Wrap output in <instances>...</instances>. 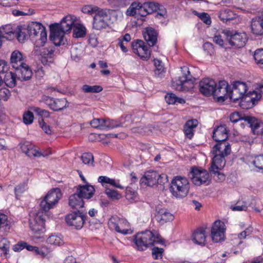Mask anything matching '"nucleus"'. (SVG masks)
Returning a JSON list of instances; mask_svg holds the SVG:
<instances>
[{
  "label": "nucleus",
  "instance_id": "1",
  "mask_svg": "<svg viewBox=\"0 0 263 263\" xmlns=\"http://www.w3.org/2000/svg\"><path fill=\"white\" fill-rule=\"evenodd\" d=\"M76 17L68 15L64 17L60 24H51L50 26V38L55 46L64 44V36L67 32L71 30L75 24Z\"/></svg>",
  "mask_w": 263,
  "mask_h": 263
},
{
  "label": "nucleus",
  "instance_id": "2",
  "mask_svg": "<svg viewBox=\"0 0 263 263\" xmlns=\"http://www.w3.org/2000/svg\"><path fill=\"white\" fill-rule=\"evenodd\" d=\"M134 242L139 250H145L155 243L162 242L160 236L155 231L146 230L138 233L135 237Z\"/></svg>",
  "mask_w": 263,
  "mask_h": 263
},
{
  "label": "nucleus",
  "instance_id": "3",
  "mask_svg": "<svg viewBox=\"0 0 263 263\" xmlns=\"http://www.w3.org/2000/svg\"><path fill=\"white\" fill-rule=\"evenodd\" d=\"M229 119L231 122L234 123L243 121L244 122L240 124L241 127L244 128L246 125H247L251 128L254 135H259L262 132V123L255 118L242 116L239 112L235 111L230 115Z\"/></svg>",
  "mask_w": 263,
  "mask_h": 263
},
{
  "label": "nucleus",
  "instance_id": "4",
  "mask_svg": "<svg viewBox=\"0 0 263 263\" xmlns=\"http://www.w3.org/2000/svg\"><path fill=\"white\" fill-rule=\"evenodd\" d=\"M189 189L190 183L185 177L177 176L171 181L170 191L176 198H182L186 196Z\"/></svg>",
  "mask_w": 263,
  "mask_h": 263
},
{
  "label": "nucleus",
  "instance_id": "5",
  "mask_svg": "<svg viewBox=\"0 0 263 263\" xmlns=\"http://www.w3.org/2000/svg\"><path fill=\"white\" fill-rule=\"evenodd\" d=\"M181 69L182 76L173 82L172 86L178 91L186 92L193 87L192 76L187 66L182 67Z\"/></svg>",
  "mask_w": 263,
  "mask_h": 263
},
{
  "label": "nucleus",
  "instance_id": "6",
  "mask_svg": "<svg viewBox=\"0 0 263 263\" xmlns=\"http://www.w3.org/2000/svg\"><path fill=\"white\" fill-rule=\"evenodd\" d=\"M62 197V193L59 188H54L49 191L40 202L42 211L47 212L53 208Z\"/></svg>",
  "mask_w": 263,
  "mask_h": 263
},
{
  "label": "nucleus",
  "instance_id": "7",
  "mask_svg": "<svg viewBox=\"0 0 263 263\" xmlns=\"http://www.w3.org/2000/svg\"><path fill=\"white\" fill-rule=\"evenodd\" d=\"M190 177L192 182L196 185H208L211 182L209 172L201 168H192L190 173Z\"/></svg>",
  "mask_w": 263,
  "mask_h": 263
},
{
  "label": "nucleus",
  "instance_id": "8",
  "mask_svg": "<svg viewBox=\"0 0 263 263\" xmlns=\"http://www.w3.org/2000/svg\"><path fill=\"white\" fill-rule=\"evenodd\" d=\"M108 224L111 229L115 230L118 233L124 235L132 233L129 222L126 219L119 218L117 216H112L109 219Z\"/></svg>",
  "mask_w": 263,
  "mask_h": 263
},
{
  "label": "nucleus",
  "instance_id": "9",
  "mask_svg": "<svg viewBox=\"0 0 263 263\" xmlns=\"http://www.w3.org/2000/svg\"><path fill=\"white\" fill-rule=\"evenodd\" d=\"M227 42L235 48H241L247 42V35L244 32H238L233 30H225L223 31Z\"/></svg>",
  "mask_w": 263,
  "mask_h": 263
},
{
  "label": "nucleus",
  "instance_id": "10",
  "mask_svg": "<svg viewBox=\"0 0 263 263\" xmlns=\"http://www.w3.org/2000/svg\"><path fill=\"white\" fill-rule=\"evenodd\" d=\"M109 11L106 9H99L93 16L92 24L93 28L98 30L106 28L108 26L110 16Z\"/></svg>",
  "mask_w": 263,
  "mask_h": 263
},
{
  "label": "nucleus",
  "instance_id": "11",
  "mask_svg": "<svg viewBox=\"0 0 263 263\" xmlns=\"http://www.w3.org/2000/svg\"><path fill=\"white\" fill-rule=\"evenodd\" d=\"M45 214L42 211H32L30 214L29 224L35 232L42 231L44 228Z\"/></svg>",
  "mask_w": 263,
  "mask_h": 263
},
{
  "label": "nucleus",
  "instance_id": "12",
  "mask_svg": "<svg viewBox=\"0 0 263 263\" xmlns=\"http://www.w3.org/2000/svg\"><path fill=\"white\" fill-rule=\"evenodd\" d=\"M30 34V37L34 38L40 34V41L45 44L47 41V32L45 27L40 23L31 22L27 25Z\"/></svg>",
  "mask_w": 263,
  "mask_h": 263
},
{
  "label": "nucleus",
  "instance_id": "13",
  "mask_svg": "<svg viewBox=\"0 0 263 263\" xmlns=\"http://www.w3.org/2000/svg\"><path fill=\"white\" fill-rule=\"evenodd\" d=\"M232 85V90L229 92V98L235 102L247 93L248 86L246 83L240 81L234 82Z\"/></svg>",
  "mask_w": 263,
  "mask_h": 263
},
{
  "label": "nucleus",
  "instance_id": "14",
  "mask_svg": "<svg viewBox=\"0 0 263 263\" xmlns=\"http://www.w3.org/2000/svg\"><path fill=\"white\" fill-rule=\"evenodd\" d=\"M261 95L255 91H250L241 98L239 99L240 107L243 109H248L253 107L261 98Z\"/></svg>",
  "mask_w": 263,
  "mask_h": 263
},
{
  "label": "nucleus",
  "instance_id": "15",
  "mask_svg": "<svg viewBox=\"0 0 263 263\" xmlns=\"http://www.w3.org/2000/svg\"><path fill=\"white\" fill-rule=\"evenodd\" d=\"M44 44L41 43L42 46H36L34 50V52L35 55L41 56V62L44 65H47L48 62H51L54 49L53 46L44 47Z\"/></svg>",
  "mask_w": 263,
  "mask_h": 263
},
{
  "label": "nucleus",
  "instance_id": "16",
  "mask_svg": "<svg viewBox=\"0 0 263 263\" xmlns=\"http://www.w3.org/2000/svg\"><path fill=\"white\" fill-rule=\"evenodd\" d=\"M65 220L68 226L77 230L82 229L85 221L84 215L79 211L68 214Z\"/></svg>",
  "mask_w": 263,
  "mask_h": 263
},
{
  "label": "nucleus",
  "instance_id": "17",
  "mask_svg": "<svg viewBox=\"0 0 263 263\" xmlns=\"http://www.w3.org/2000/svg\"><path fill=\"white\" fill-rule=\"evenodd\" d=\"M133 52L143 60H147L151 57V51L145 43L142 40H137L132 44Z\"/></svg>",
  "mask_w": 263,
  "mask_h": 263
},
{
  "label": "nucleus",
  "instance_id": "18",
  "mask_svg": "<svg viewBox=\"0 0 263 263\" xmlns=\"http://www.w3.org/2000/svg\"><path fill=\"white\" fill-rule=\"evenodd\" d=\"M200 92L205 97L214 94V80L209 78H204L199 82Z\"/></svg>",
  "mask_w": 263,
  "mask_h": 263
},
{
  "label": "nucleus",
  "instance_id": "19",
  "mask_svg": "<svg viewBox=\"0 0 263 263\" xmlns=\"http://www.w3.org/2000/svg\"><path fill=\"white\" fill-rule=\"evenodd\" d=\"M26 57L18 50H14L10 55V64L12 67L15 69L25 64Z\"/></svg>",
  "mask_w": 263,
  "mask_h": 263
},
{
  "label": "nucleus",
  "instance_id": "20",
  "mask_svg": "<svg viewBox=\"0 0 263 263\" xmlns=\"http://www.w3.org/2000/svg\"><path fill=\"white\" fill-rule=\"evenodd\" d=\"M160 177L159 174L156 171H147L141 178L140 182L142 184L153 186L157 183Z\"/></svg>",
  "mask_w": 263,
  "mask_h": 263
},
{
  "label": "nucleus",
  "instance_id": "21",
  "mask_svg": "<svg viewBox=\"0 0 263 263\" xmlns=\"http://www.w3.org/2000/svg\"><path fill=\"white\" fill-rule=\"evenodd\" d=\"M77 192L83 199H89L94 195L95 189L92 185L87 183L84 185H79L77 189Z\"/></svg>",
  "mask_w": 263,
  "mask_h": 263
},
{
  "label": "nucleus",
  "instance_id": "22",
  "mask_svg": "<svg viewBox=\"0 0 263 263\" xmlns=\"http://www.w3.org/2000/svg\"><path fill=\"white\" fill-rule=\"evenodd\" d=\"M231 152L230 145L226 141L217 142L215 145V155L226 157Z\"/></svg>",
  "mask_w": 263,
  "mask_h": 263
},
{
  "label": "nucleus",
  "instance_id": "23",
  "mask_svg": "<svg viewBox=\"0 0 263 263\" xmlns=\"http://www.w3.org/2000/svg\"><path fill=\"white\" fill-rule=\"evenodd\" d=\"M145 40L150 46L155 45L157 41L158 33L157 31L152 27H148L143 33Z\"/></svg>",
  "mask_w": 263,
  "mask_h": 263
},
{
  "label": "nucleus",
  "instance_id": "24",
  "mask_svg": "<svg viewBox=\"0 0 263 263\" xmlns=\"http://www.w3.org/2000/svg\"><path fill=\"white\" fill-rule=\"evenodd\" d=\"M155 7L154 2H146L143 4L139 2L138 17L145 16L153 12V8Z\"/></svg>",
  "mask_w": 263,
  "mask_h": 263
},
{
  "label": "nucleus",
  "instance_id": "25",
  "mask_svg": "<svg viewBox=\"0 0 263 263\" xmlns=\"http://www.w3.org/2000/svg\"><path fill=\"white\" fill-rule=\"evenodd\" d=\"M16 28L7 24L0 28V36L11 40L15 37Z\"/></svg>",
  "mask_w": 263,
  "mask_h": 263
},
{
  "label": "nucleus",
  "instance_id": "26",
  "mask_svg": "<svg viewBox=\"0 0 263 263\" xmlns=\"http://www.w3.org/2000/svg\"><path fill=\"white\" fill-rule=\"evenodd\" d=\"M17 71L18 78L21 80L26 81L29 80L32 76V72L30 68L26 63L21 66L18 68H15Z\"/></svg>",
  "mask_w": 263,
  "mask_h": 263
},
{
  "label": "nucleus",
  "instance_id": "27",
  "mask_svg": "<svg viewBox=\"0 0 263 263\" xmlns=\"http://www.w3.org/2000/svg\"><path fill=\"white\" fill-rule=\"evenodd\" d=\"M216 126V128H215V141H226L228 137L226 125L223 124Z\"/></svg>",
  "mask_w": 263,
  "mask_h": 263
},
{
  "label": "nucleus",
  "instance_id": "28",
  "mask_svg": "<svg viewBox=\"0 0 263 263\" xmlns=\"http://www.w3.org/2000/svg\"><path fill=\"white\" fill-rule=\"evenodd\" d=\"M15 35L20 42L22 43L25 42V40L30 37L27 26L24 25L17 26L16 28Z\"/></svg>",
  "mask_w": 263,
  "mask_h": 263
},
{
  "label": "nucleus",
  "instance_id": "29",
  "mask_svg": "<svg viewBox=\"0 0 263 263\" xmlns=\"http://www.w3.org/2000/svg\"><path fill=\"white\" fill-rule=\"evenodd\" d=\"M205 238V230L203 228H198L192 235L193 241L197 245H204Z\"/></svg>",
  "mask_w": 263,
  "mask_h": 263
},
{
  "label": "nucleus",
  "instance_id": "30",
  "mask_svg": "<svg viewBox=\"0 0 263 263\" xmlns=\"http://www.w3.org/2000/svg\"><path fill=\"white\" fill-rule=\"evenodd\" d=\"M156 217L157 220L161 224L172 221L174 218L173 215L166 209L160 210Z\"/></svg>",
  "mask_w": 263,
  "mask_h": 263
},
{
  "label": "nucleus",
  "instance_id": "31",
  "mask_svg": "<svg viewBox=\"0 0 263 263\" xmlns=\"http://www.w3.org/2000/svg\"><path fill=\"white\" fill-rule=\"evenodd\" d=\"M198 121L196 119H192L187 121L184 127V132L185 136L189 139H192L194 135V129L198 125Z\"/></svg>",
  "mask_w": 263,
  "mask_h": 263
},
{
  "label": "nucleus",
  "instance_id": "32",
  "mask_svg": "<svg viewBox=\"0 0 263 263\" xmlns=\"http://www.w3.org/2000/svg\"><path fill=\"white\" fill-rule=\"evenodd\" d=\"M69 205L73 209H79L84 206L83 198L76 192L69 199Z\"/></svg>",
  "mask_w": 263,
  "mask_h": 263
},
{
  "label": "nucleus",
  "instance_id": "33",
  "mask_svg": "<svg viewBox=\"0 0 263 263\" xmlns=\"http://www.w3.org/2000/svg\"><path fill=\"white\" fill-rule=\"evenodd\" d=\"M98 181L99 182L101 183L103 186L105 185L106 184H109L112 186L120 189H124V187L120 184L119 180L110 178L107 176H100L98 178Z\"/></svg>",
  "mask_w": 263,
  "mask_h": 263
},
{
  "label": "nucleus",
  "instance_id": "34",
  "mask_svg": "<svg viewBox=\"0 0 263 263\" xmlns=\"http://www.w3.org/2000/svg\"><path fill=\"white\" fill-rule=\"evenodd\" d=\"M251 27L254 34L259 35L263 34V26L261 17L253 18Z\"/></svg>",
  "mask_w": 263,
  "mask_h": 263
},
{
  "label": "nucleus",
  "instance_id": "35",
  "mask_svg": "<svg viewBox=\"0 0 263 263\" xmlns=\"http://www.w3.org/2000/svg\"><path fill=\"white\" fill-rule=\"evenodd\" d=\"M228 87V83L226 81H220L218 84H215V96L220 95H228L230 92Z\"/></svg>",
  "mask_w": 263,
  "mask_h": 263
},
{
  "label": "nucleus",
  "instance_id": "36",
  "mask_svg": "<svg viewBox=\"0 0 263 263\" xmlns=\"http://www.w3.org/2000/svg\"><path fill=\"white\" fill-rule=\"evenodd\" d=\"M236 17V14L228 8L221 10L219 14V17L223 22H228L235 19Z\"/></svg>",
  "mask_w": 263,
  "mask_h": 263
},
{
  "label": "nucleus",
  "instance_id": "37",
  "mask_svg": "<svg viewBox=\"0 0 263 263\" xmlns=\"http://www.w3.org/2000/svg\"><path fill=\"white\" fill-rule=\"evenodd\" d=\"M86 34V27L81 24L75 23L73 27V36L75 38H81L84 37Z\"/></svg>",
  "mask_w": 263,
  "mask_h": 263
},
{
  "label": "nucleus",
  "instance_id": "38",
  "mask_svg": "<svg viewBox=\"0 0 263 263\" xmlns=\"http://www.w3.org/2000/svg\"><path fill=\"white\" fill-rule=\"evenodd\" d=\"M251 203L249 200H240L237 202L235 205L231 206V209L233 211H246Z\"/></svg>",
  "mask_w": 263,
  "mask_h": 263
},
{
  "label": "nucleus",
  "instance_id": "39",
  "mask_svg": "<svg viewBox=\"0 0 263 263\" xmlns=\"http://www.w3.org/2000/svg\"><path fill=\"white\" fill-rule=\"evenodd\" d=\"M3 81L7 86L13 87L16 85V74L12 72H6Z\"/></svg>",
  "mask_w": 263,
  "mask_h": 263
},
{
  "label": "nucleus",
  "instance_id": "40",
  "mask_svg": "<svg viewBox=\"0 0 263 263\" xmlns=\"http://www.w3.org/2000/svg\"><path fill=\"white\" fill-rule=\"evenodd\" d=\"M48 243L54 246H61L64 243L63 237L60 234H53L50 236L47 239Z\"/></svg>",
  "mask_w": 263,
  "mask_h": 263
},
{
  "label": "nucleus",
  "instance_id": "41",
  "mask_svg": "<svg viewBox=\"0 0 263 263\" xmlns=\"http://www.w3.org/2000/svg\"><path fill=\"white\" fill-rule=\"evenodd\" d=\"M67 102L65 99H54L53 102L52 109L54 111L61 110L67 106Z\"/></svg>",
  "mask_w": 263,
  "mask_h": 263
},
{
  "label": "nucleus",
  "instance_id": "42",
  "mask_svg": "<svg viewBox=\"0 0 263 263\" xmlns=\"http://www.w3.org/2000/svg\"><path fill=\"white\" fill-rule=\"evenodd\" d=\"M252 163L255 167V171L263 173V155L255 157Z\"/></svg>",
  "mask_w": 263,
  "mask_h": 263
},
{
  "label": "nucleus",
  "instance_id": "43",
  "mask_svg": "<svg viewBox=\"0 0 263 263\" xmlns=\"http://www.w3.org/2000/svg\"><path fill=\"white\" fill-rule=\"evenodd\" d=\"M166 102L170 104H174L178 102L179 103H184L185 100L183 99L178 98L173 93H167L165 97Z\"/></svg>",
  "mask_w": 263,
  "mask_h": 263
},
{
  "label": "nucleus",
  "instance_id": "44",
  "mask_svg": "<svg viewBox=\"0 0 263 263\" xmlns=\"http://www.w3.org/2000/svg\"><path fill=\"white\" fill-rule=\"evenodd\" d=\"M10 242L5 238H0V250L3 252L4 256L7 257L9 251Z\"/></svg>",
  "mask_w": 263,
  "mask_h": 263
},
{
  "label": "nucleus",
  "instance_id": "45",
  "mask_svg": "<svg viewBox=\"0 0 263 263\" xmlns=\"http://www.w3.org/2000/svg\"><path fill=\"white\" fill-rule=\"evenodd\" d=\"M81 160L83 163L90 166H93L94 158L93 155L90 153H85L82 154Z\"/></svg>",
  "mask_w": 263,
  "mask_h": 263
},
{
  "label": "nucleus",
  "instance_id": "46",
  "mask_svg": "<svg viewBox=\"0 0 263 263\" xmlns=\"http://www.w3.org/2000/svg\"><path fill=\"white\" fill-rule=\"evenodd\" d=\"M105 193L107 195L108 197L110 198L112 200H119L122 197L121 194L117 191L110 189H106L105 191Z\"/></svg>",
  "mask_w": 263,
  "mask_h": 263
},
{
  "label": "nucleus",
  "instance_id": "47",
  "mask_svg": "<svg viewBox=\"0 0 263 263\" xmlns=\"http://www.w3.org/2000/svg\"><path fill=\"white\" fill-rule=\"evenodd\" d=\"M81 89L84 92L87 93L99 92L103 89L102 87L99 85L89 86L88 85H84Z\"/></svg>",
  "mask_w": 263,
  "mask_h": 263
},
{
  "label": "nucleus",
  "instance_id": "48",
  "mask_svg": "<svg viewBox=\"0 0 263 263\" xmlns=\"http://www.w3.org/2000/svg\"><path fill=\"white\" fill-rule=\"evenodd\" d=\"M226 164L225 157L215 155V170H221Z\"/></svg>",
  "mask_w": 263,
  "mask_h": 263
},
{
  "label": "nucleus",
  "instance_id": "49",
  "mask_svg": "<svg viewBox=\"0 0 263 263\" xmlns=\"http://www.w3.org/2000/svg\"><path fill=\"white\" fill-rule=\"evenodd\" d=\"M194 13L206 25H210L211 24L212 21L208 13L206 12L199 13L196 11H194Z\"/></svg>",
  "mask_w": 263,
  "mask_h": 263
},
{
  "label": "nucleus",
  "instance_id": "50",
  "mask_svg": "<svg viewBox=\"0 0 263 263\" xmlns=\"http://www.w3.org/2000/svg\"><path fill=\"white\" fill-rule=\"evenodd\" d=\"M139 2L133 3L127 9L126 14L128 16H136L138 17Z\"/></svg>",
  "mask_w": 263,
  "mask_h": 263
},
{
  "label": "nucleus",
  "instance_id": "51",
  "mask_svg": "<svg viewBox=\"0 0 263 263\" xmlns=\"http://www.w3.org/2000/svg\"><path fill=\"white\" fill-rule=\"evenodd\" d=\"M31 109L42 118H48L50 116V112L47 110L35 106L32 107Z\"/></svg>",
  "mask_w": 263,
  "mask_h": 263
},
{
  "label": "nucleus",
  "instance_id": "52",
  "mask_svg": "<svg viewBox=\"0 0 263 263\" xmlns=\"http://www.w3.org/2000/svg\"><path fill=\"white\" fill-rule=\"evenodd\" d=\"M253 56L257 64H263V49L256 50Z\"/></svg>",
  "mask_w": 263,
  "mask_h": 263
},
{
  "label": "nucleus",
  "instance_id": "53",
  "mask_svg": "<svg viewBox=\"0 0 263 263\" xmlns=\"http://www.w3.org/2000/svg\"><path fill=\"white\" fill-rule=\"evenodd\" d=\"M11 96L10 90L5 87L0 89V101H7Z\"/></svg>",
  "mask_w": 263,
  "mask_h": 263
},
{
  "label": "nucleus",
  "instance_id": "54",
  "mask_svg": "<svg viewBox=\"0 0 263 263\" xmlns=\"http://www.w3.org/2000/svg\"><path fill=\"white\" fill-rule=\"evenodd\" d=\"M226 239V233L216 231L215 226V243H221Z\"/></svg>",
  "mask_w": 263,
  "mask_h": 263
},
{
  "label": "nucleus",
  "instance_id": "55",
  "mask_svg": "<svg viewBox=\"0 0 263 263\" xmlns=\"http://www.w3.org/2000/svg\"><path fill=\"white\" fill-rule=\"evenodd\" d=\"M26 155L30 158L35 157H40L42 156H45V155L43 154L40 151L36 149L34 145H32V147H31L29 149Z\"/></svg>",
  "mask_w": 263,
  "mask_h": 263
},
{
  "label": "nucleus",
  "instance_id": "56",
  "mask_svg": "<svg viewBox=\"0 0 263 263\" xmlns=\"http://www.w3.org/2000/svg\"><path fill=\"white\" fill-rule=\"evenodd\" d=\"M154 64L156 67V69L155 71L156 75L159 76L162 72H164V67L162 62L158 59L154 60Z\"/></svg>",
  "mask_w": 263,
  "mask_h": 263
},
{
  "label": "nucleus",
  "instance_id": "57",
  "mask_svg": "<svg viewBox=\"0 0 263 263\" xmlns=\"http://www.w3.org/2000/svg\"><path fill=\"white\" fill-rule=\"evenodd\" d=\"M155 7L153 8V12H157L158 14L160 16H164L166 14V11L163 6L160 5L158 3H154Z\"/></svg>",
  "mask_w": 263,
  "mask_h": 263
},
{
  "label": "nucleus",
  "instance_id": "58",
  "mask_svg": "<svg viewBox=\"0 0 263 263\" xmlns=\"http://www.w3.org/2000/svg\"><path fill=\"white\" fill-rule=\"evenodd\" d=\"M164 252L163 248L154 247L152 249V256L154 259H160L162 257V254Z\"/></svg>",
  "mask_w": 263,
  "mask_h": 263
},
{
  "label": "nucleus",
  "instance_id": "59",
  "mask_svg": "<svg viewBox=\"0 0 263 263\" xmlns=\"http://www.w3.org/2000/svg\"><path fill=\"white\" fill-rule=\"evenodd\" d=\"M137 193L133 190L131 188H127L126 190L125 197L126 198L130 201H133L137 199Z\"/></svg>",
  "mask_w": 263,
  "mask_h": 263
},
{
  "label": "nucleus",
  "instance_id": "60",
  "mask_svg": "<svg viewBox=\"0 0 263 263\" xmlns=\"http://www.w3.org/2000/svg\"><path fill=\"white\" fill-rule=\"evenodd\" d=\"M23 122L26 124H31L34 119L33 113L30 111H27L24 112L23 115Z\"/></svg>",
  "mask_w": 263,
  "mask_h": 263
},
{
  "label": "nucleus",
  "instance_id": "61",
  "mask_svg": "<svg viewBox=\"0 0 263 263\" xmlns=\"http://www.w3.org/2000/svg\"><path fill=\"white\" fill-rule=\"evenodd\" d=\"M97 7H92L91 6H85L82 8V11L84 13H88L91 15H95L98 10H99Z\"/></svg>",
  "mask_w": 263,
  "mask_h": 263
},
{
  "label": "nucleus",
  "instance_id": "62",
  "mask_svg": "<svg viewBox=\"0 0 263 263\" xmlns=\"http://www.w3.org/2000/svg\"><path fill=\"white\" fill-rule=\"evenodd\" d=\"M27 189V184L25 182L21 183L15 187V193L17 198L18 196L24 193Z\"/></svg>",
  "mask_w": 263,
  "mask_h": 263
},
{
  "label": "nucleus",
  "instance_id": "63",
  "mask_svg": "<svg viewBox=\"0 0 263 263\" xmlns=\"http://www.w3.org/2000/svg\"><path fill=\"white\" fill-rule=\"evenodd\" d=\"M19 0H0V5L4 7H12L18 4Z\"/></svg>",
  "mask_w": 263,
  "mask_h": 263
},
{
  "label": "nucleus",
  "instance_id": "64",
  "mask_svg": "<svg viewBox=\"0 0 263 263\" xmlns=\"http://www.w3.org/2000/svg\"><path fill=\"white\" fill-rule=\"evenodd\" d=\"M216 224V231L226 233V226L225 223L221 220L215 221V225Z\"/></svg>",
  "mask_w": 263,
  "mask_h": 263
}]
</instances>
